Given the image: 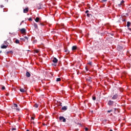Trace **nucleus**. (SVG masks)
<instances>
[{"mask_svg":"<svg viewBox=\"0 0 131 131\" xmlns=\"http://www.w3.org/2000/svg\"><path fill=\"white\" fill-rule=\"evenodd\" d=\"M59 120L60 121L62 122H66V119H65L64 117L63 116L59 117Z\"/></svg>","mask_w":131,"mask_h":131,"instance_id":"1","label":"nucleus"},{"mask_svg":"<svg viewBox=\"0 0 131 131\" xmlns=\"http://www.w3.org/2000/svg\"><path fill=\"white\" fill-rule=\"evenodd\" d=\"M86 81H88V82L91 83L93 81V78H92V77H87L86 78Z\"/></svg>","mask_w":131,"mask_h":131,"instance_id":"2","label":"nucleus"},{"mask_svg":"<svg viewBox=\"0 0 131 131\" xmlns=\"http://www.w3.org/2000/svg\"><path fill=\"white\" fill-rule=\"evenodd\" d=\"M20 31L23 34L26 33V29H25V28H23V29H21L20 30Z\"/></svg>","mask_w":131,"mask_h":131,"instance_id":"3","label":"nucleus"},{"mask_svg":"<svg viewBox=\"0 0 131 131\" xmlns=\"http://www.w3.org/2000/svg\"><path fill=\"white\" fill-rule=\"evenodd\" d=\"M117 98H118V95L117 94H115L113 96L112 99L116 100V99H117Z\"/></svg>","mask_w":131,"mask_h":131,"instance_id":"4","label":"nucleus"},{"mask_svg":"<svg viewBox=\"0 0 131 131\" xmlns=\"http://www.w3.org/2000/svg\"><path fill=\"white\" fill-rule=\"evenodd\" d=\"M52 62L53 63H58V59L56 57H54L52 60Z\"/></svg>","mask_w":131,"mask_h":131,"instance_id":"5","label":"nucleus"},{"mask_svg":"<svg viewBox=\"0 0 131 131\" xmlns=\"http://www.w3.org/2000/svg\"><path fill=\"white\" fill-rule=\"evenodd\" d=\"M29 11V8H28V7H27L25 9H24V13H28Z\"/></svg>","mask_w":131,"mask_h":131,"instance_id":"6","label":"nucleus"},{"mask_svg":"<svg viewBox=\"0 0 131 131\" xmlns=\"http://www.w3.org/2000/svg\"><path fill=\"white\" fill-rule=\"evenodd\" d=\"M26 76L27 77H30V76H31V75L30 74V73H29V72H27L26 74Z\"/></svg>","mask_w":131,"mask_h":131,"instance_id":"7","label":"nucleus"},{"mask_svg":"<svg viewBox=\"0 0 131 131\" xmlns=\"http://www.w3.org/2000/svg\"><path fill=\"white\" fill-rule=\"evenodd\" d=\"M113 104H114V102H113V101L110 100L108 102V105H110V106L113 105Z\"/></svg>","mask_w":131,"mask_h":131,"instance_id":"8","label":"nucleus"},{"mask_svg":"<svg viewBox=\"0 0 131 131\" xmlns=\"http://www.w3.org/2000/svg\"><path fill=\"white\" fill-rule=\"evenodd\" d=\"M118 51H121V50H123V47L119 46H118Z\"/></svg>","mask_w":131,"mask_h":131,"instance_id":"9","label":"nucleus"},{"mask_svg":"<svg viewBox=\"0 0 131 131\" xmlns=\"http://www.w3.org/2000/svg\"><path fill=\"white\" fill-rule=\"evenodd\" d=\"M20 92H21V93H25V92H26V91L25 90V89H23V88H20L19 89Z\"/></svg>","mask_w":131,"mask_h":131,"instance_id":"10","label":"nucleus"},{"mask_svg":"<svg viewBox=\"0 0 131 131\" xmlns=\"http://www.w3.org/2000/svg\"><path fill=\"white\" fill-rule=\"evenodd\" d=\"M34 27L35 28V29H38V26H37V24L35 23L34 24Z\"/></svg>","mask_w":131,"mask_h":131,"instance_id":"11","label":"nucleus"},{"mask_svg":"<svg viewBox=\"0 0 131 131\" xmlns=\"http://www.w3.org/2000/svg\"><path fill=\"white\" fill-rule=\"evenodd\" d=\"M77 49V46H73L72 48V51H75V50H76Z\"/></svg>","mask_w":131,"mask_h":131,"instance_id":"12","label":"nucleus"},{"mask_svg":"<svg viewBox=\"0 0 131 131\" xmlns=\"http://www.w3.org/2000/svg\"><path fill=\"white\" fill-rule=\"evenodd\" d=\"M8 48V46L6 45H2L1 46V49H7Z\"/></svg>","mask_w":131,"mask_h":131,"instance_id":"13","label":"nucleus"},{"mask_svg":"<svg viewBox=\"0 0 131 131\" xmlns=\"http://www.w3.org/2000/svg\"><path fill=\"white\" fill-rule=\"evenodd\" d=\"M61 109L64 111H66V110H67V106H63Z\"/></svg>","mask_w":131,"mask_h":131,"instance_id":"14","label":"nucleus"},{"mask_svg":"<svg viewBox=\"0 0 131 131\" xmlns=\"http://www.w3.org/2000/svg\"><path fill=\"white\" fill-rule=\"evenodd\" d=\"M39 20H40V18L39 17H36L35 19V22H39Z\"/></svg>","mask_w":131,"mask_h":131,"instance_id":"15","label":"nucleus"},{"mask_svg":"<svg viewBox=\"0 0 131 131\" xmlns=\"http://www.w3.org/2000/svg\"><path fill=\"white\" fill-rule=\"evenodd\" d=\"M130 26V22L127 21V27H129Z\"/></svg>","mask_w":131,"mask_h":131,"instance_id":"16","label":"nucleus"},{"mask_svg":"<svg viewBox=\"0 0 131 131\" xmlns=\"http://www.w3.org/2000/svg\"><path fill=\"white\" fill-rule=\"evenodd\" d=\"M6 53L7 54V55H8V54H13V51H8L6 52Z\"/></svg>","mask_w":131,"mask_h":131,"instance_id":"17","label":"nucleus"},{"mask_svg":"<svg viewBox=\"0 0 131 131\" xmlns=\"http://www.w3.org/2000/svg\"><path fill=\"white\" fill-rule=\"evenodd\" d=\"M34 107H35V108H38V104L37 103L35 104Z\"/></svg>","mask_w":131,"mask_h":131,"instance_id":"18","label":"nucleus"},{"mask_svg":"<svg viewBox=\"0 0 131 131\" xmlns=\"http://www.w3.org/2000/svg\"><path fill=\"white\" fill-rule=\"evenodd\" d=\"M56 81H61V78H57L56 79Z\"/></svg>","mask_w":131,"mask_h":131,"instance_id":"19","label":"nucleus"},{"mask_svg":"<svg viewBox=\"0 0 131 131\" xmlns=\"http://www.w3.org/2000/svg\"><path fill=\"white\" fill-rule=\"evenodd\" d=\"M86 16H87V17H91V16H92L93 15L91 14L87 13Z\"/></svg>","mask_w":131,"mask_h":131,"instance_id":"20","label":"nucleus"},{"mask_svg":"<svg viewBox=\"0 0 131 131\" xmlns=\"http://www.w3.org/2000/svg\"><path fill=\"white\" fill-rule=\"evenodd\" d=\"M15 43H20V42L19 41V40H18V39H16V40H15Z\"/></svg>","mask_w":131,"mask_h":131,"instance_id":"21","label":"nucleus"},{"mask_svg":"<svg viewBox=\"0 0 131 131\" xmlns=\"http://www.w3.org/2000/svg\"><path fill=\"white\" fill-rule=\"evenodd\" d=\"M13 106L15 108H17V107H18V105H17L16 104H14Z\"/></svg>","mask_w":131,"mask_h":131,"instance_id":"22","label":"nucleus"},{"mask_svg":"<svg viewBox=\"0 0 131 131\" xmlns=\"http://www.w3.org/2000/svg\"><path fill=\"white\" fill-rule=\"evenodd\" d=\"M64 52H66V53H67V54H69V51L67 49H66Z\"/></svg>","mask_w":131,"mask_h":131,"instance_id":"23","label":"nucleus"},{"mask_svg":"<svg viewBox=\"0 0 131 131\" xmlns=\"http://www.w3.org/2000/svg\"><path fill=\"white\" fill-rule=\"evenodd\" d=\"M20 40H22L23 41H25V39H24L23 38H20Z\"/></svg>","mask_w":131,"mask_h":131,"instance_id":"24","label":"nucleus"},{"mask_svg":"<svg viewBox=\"0 0 131 131\" xmlns=\"http://www.w3.org/2000/svg\"><path fill=\"white\" fill-rule=\"evenodd\" d=\"M88 65L92 66V62L91 61H90L89 62H88Z\"/></svg>","mask_w":131,"mask_h":131,"instance_id":"25","label":"nucleus"},{"mask_svg":"<svg viewBox=\"0 0 131 131\" xmlns=\"http://www.w3.org/2000/svg\"><path fill=\"white\" fill-rule=\"evenodd\" d=\"M2 91H4V90H6V87H5V86H3L2 88Z\"/></svg>","mask_w":131,"mask_h":131,"instance_id":"26","label":"nucleus"},{"mask_svg":"<svg viewBox=\"0 0 131 131\" xmlns=\"http://www.w3.org/2000/svg\"><path fill=\"white\" fill-rule=\"evenodd\" d=\"M37 9L38 10H40V9H41V7H40V6L39 5V7L37 6Z\"/></svg>","mask_w":131,"mask_h":131,"instance_id":"27","label":"nucleus"},{"mask_svg":"<svg viewBox=\"0 0 131 131\" xmlns=\"http://www.w3.org/2000/svg\"><path fill=\"white\" fill-rule=\"evenodd\" d=\"M93 101H96V97L95 96H93L92 98Z\"/></svg>","mask_w":131,"mask_h":131,"instance_id":"28","label":"nucleus"},{"mask_svg":"<svg viewBox=\"0 0 131 131\" xmlns=\"http://www.w3.org/2000/svg\"><path fill=\"white\" fill-rule=\"evenodd\" d=\"M24 38L25 39H27V40H28V37L27 36H25Z\"/></svg>","mask_w":131,"mask_h":131,"instance_id":"29","label":"nucleus"},{"mask_svg":"<svg viewBox=\"0 0 131 131\" xmlns=\"http://www.w3.org/2000/svg\"><path fill=\"white\" fill-rule=\"evenodd\" d=\"M112 110H111L110 111H107L108 113H110L111 112H112Z\"/></svg>","mask_w":131,"mask_h":131,"instance_id":"30","label":"nucleus"},{"mask_svg":"<svg viewBox=\"0 0 131 131\" xmlns=\"http://www.w3.org/2000/svg\"><path fill=\"white\" fill-rule=\"evenodd\" d=\"M102 3H106L107 2V0H102Z\"/></svg>","mask_w":131,"mask_h":131,"instance_id":"31","label":"nucleus"},{"mask_svg":"<svg viewBox=\"0 0 131 131\" xmlns=\"http://www.w3.org/2000/svg\"><path fill=\"white\" fill-rule=\"evenodd\" d=\"M29 21H32V18H31V17L29 18L28 19Z\"/></svg>","mask_w":131,"mask_h":131,"instance_id":"32","label":"nucleus"},{"mask_svg":"<svg viewBox=\"0 0 131 131\" xmlns=\"http://www.w3.org/2000/svg\"><path fill=\"white\" fill-rule=\"evenodd\" d=\"M11 130H16V128H11Z\"/></svg>","mask_w":131,"mask_h":131,"instance_id":"33","label":"nucleus"},{"mask_svg":"<svg viewBox=\"0 0 131 131\" xmlns=\"http://www.w3.org/2000/svg\"><path fill=\"white\" fill-rule=\"evenodd\" d=\"M85 130L86 131L89 130V128L88 127L85 128Z\"/></svg>","mask_w":131,"mask_h":131,"instance_id":"34","label":"nucleus"},{"mask_svg":"<svg viewBox=\"0 0 131 131\" xmlns=\"http://www.w3.org/2000/svg\"><path fill=\"white\" fill-rule=\"evenodd\" d=\"M121 5H122V3H120V4H118V6L120 7V6H121Z\"/></svg>","mask_w":131,"mask_h":131,"instance_id":"35","label":"nucleus"},{"mask_svg":"<svg viewBox=\"0 0 131 131\" xmlns=\"http://www.w3.org/2000/svg\"><path fill=\"white\" fill-rule=\"evenodd\" d=\"M31 119H32V120H34V117H31Z\"/></svg>","mask_w":131,"mask_h":131,"instance_id":"36","label":"nucleus"},{"mask_svg":"<svg viewBox=\"0 0 131 131\" xmlns=\"http://www.w3.org/2000/svg\"><path fill=\"white\" fill-rule=\"evenodd\" d=\"M89 10H86V11H85V13H86V14H88V13H89Z\"/></svg>","mask_w":131,"mask_h":131,"instance_id":"37","label":"nucleus"},{"mask_svg":"<svg viewBox=\"0 0 131 131\" xmlns=\"http://www.w3.org/2000/svg\"><path fill=\"white\" fill-rule=\"evenodd\" d=\"M123 3H124V1H122L121 2V3L122 4H123Z\"/></svg>","mask_w":131,"mask_h":131,"instance_id":"38","label":"nucleus"},{"mask_svg":"<svg viewBox=\"0 0 131 131\" xmlns=\"http://www.w3.org/2000/svg\"><path fill=\"white\" fill-rule=\"evenodd\" d=\"M38 52H39L38 50H36V51H35V52H36V53H38Z\"/></svg>","mask_w":131,"mask_h":131,"instance_id":"39","label":"nucleus"},{"mask_svg":"<svg viewBox=\"0 0 131 131\" xmlns=\"http://www.w3.org/2000/svg\"><path fill=\"white\" fill-rule=\"evenodd\" d=\"M40 25H41L42 26H43V25H43V24H41V23H40Z\"/></svg>","mask_w":131,"mask_h":131,"instance_id":"40","label":"nucleus"},{"mask_svg":"<svg viewBox=\"0 0 131 131\" xmlns=\"http://www.w3.org/2000/svg\"><path fill=\"white\" fill-rule=\"evenodd\" d=\"M9 95H10V94H9V93L6 94V96H9Z\"/></svg>","mask_w":131,"mask_h":131,"instance_id":"41","label":"nucleus"},{"mask_svg":"<svg viewBox=\"0 0 131 131\" xmlns=\"http://www.w3.org/2000/svg\"><path fill=\"white\" fill-rule=\"evenodd\" d=\"M123 21H124H124H126V19H124Z\"/></svg>","mask_w":131,"mask_h":131,"instance_id":"42","label":"nucleus"},{"mask_svg":"<svg viewBox=\"0 0 131 131\" xmlns=\"http://www.w3.org/2000/svg\"><path fill=\"white\" fill-rule=\"evenodd\" d=\"M1 8H4V6L1 5Z\"/></svg>","mask_w":131,"mask_h":131,"instance_id":"43","label":"nucleus"},{"mask_svg":"<svg viewBox=\"0 0 131 131\" xmlns=\"http://www.w3.org/2000/svg\"><path fill=\"white\" fill-rule=\"evenodd\" d=\"M128 29H129V30L131 31V29L130 28H129Z\"/></svg>","mask_w":131,"mask_h":131,"instance_id":"44","label":"nucleus"},{"mask_svg":"<svg viewBox=\"0 0 131 131\" xmlns=\"http://www.w3.org/2000/svg\"><path fill=\"white\" fill-rule=\"evenodd\" d=\"M110 131H113V130H112V129H111Z\"/></svg>","mask_w":131,"mask_h":131,"instance_id":"45","label":"nucleus"},{"mask_svg":"<svg viewBox=\"0 0 131 131\" xmlns=\"http://www.w3.org/2000/svg\"><path fill=\"white\" fill-rule=\"evenodd\" d=\"M86 71H88V69H86Z\"/></svg>","mask_w":131,"mask_h":131,"instance_id":"46","label":"nucleus"},{"mask_svg":"<svg viewBox=\"0 0 131 131\" xmlns=\"http://www.w3.org/2000/svg\"><path fill=\"white\" fill-rule=\"evenodd\" d=\"M26 131H29V130L27 129Z\"/></svg>","mask_w":131,"mask_h":131,"instance_id":"47","label":"nucleus"},{"mask_svg":"<svg viewBox=\"0 0 131 131\" xmlns=\"http://www.w3.org/2000/svg\"><path fill=\"white\" fill-rule=\"evenodd\" d=\"M22 22H23V23H24V20H23V21H22Z\"/></svg>","mask_w":131,"mask_h":131,"instance_id":"48","label":"nucleus"},{"mask_svg":"<svg viewBox=\"0 0 131 131\" xmlns=\"http://www.w3.org/2000/svg\"><path fill=\"white\" fill-rule=\"evenodd\" d=\"M43 124V125H45V124Z\"/></svg>","mask_w":131,"mask_h":131,"instance_id":"49","label":"nucleus"}]
</instances>
